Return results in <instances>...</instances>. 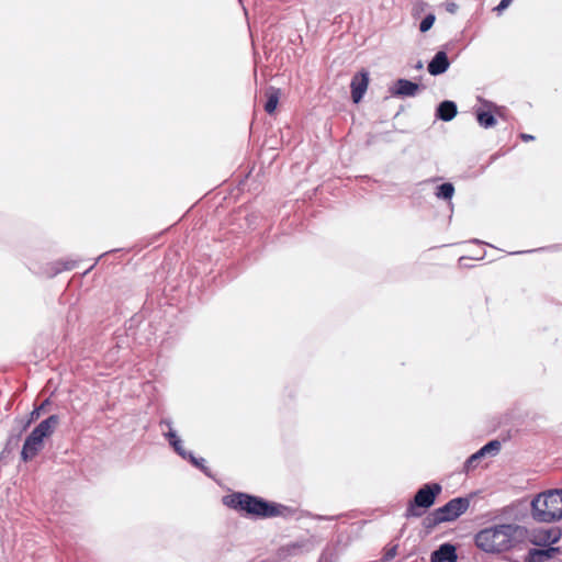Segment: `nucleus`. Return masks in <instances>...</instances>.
<instances>
[{"mask_svg": "<svg viewBox=\"0 0 562 562\" xmlns=\"http://www.w3.org/2000/svg\"><path fill=\"white\" fill-rule=\"evenodd\" d=\"M528 538V528L517 524H499L480 530L475 535V544L487 553H502L524 543Z\"/></svg>", "mask_w": 562, "mask_h": 562, "instance_id": "nucleus-1", "label": "nucleus"}, {"mask_svg": "<svg viewBox=\"0 0 562 562\" xmlns=\"http://www.w3.org/2000/svg\"><path fill=\"white\" fill-rule=\"evenodd\" d=\"M532 519L541 524H553L562 519V488L538 493L530 503Z\"/></svg>", "mask_w": 562, "mask_h": 562, "instance_id": "nucleus-2", "label": "nucleus"}, {"mask_svg": "<svg viewBox=\"0 0 562 562\" xmlns=\"http://www.w3.org/2000/svg\"><path fill=\"white\" fill-rule=\"evenodd\" d=\"M226 506L249 516L269 518L281 514L282 506L245 493H234L223 498Z\"/></svg>", "mask_w": 562, "mask_h": 562, "instance_id": "nucleus-3", "label": "nucleus"}, {"mask_svg": "<svg viewBox=\"0 0 562 562\" xmlns=\"http://www.w3.org/2000/svg\"><path fill=\"white\" fill-rule=\"evenodd\" d=\"M469 506L470 501L467 497L452 498L428 515L424 520V525L426 527H435L441 522L452 521L465 513Z\"/></svg>", "mask_w": 562, "mask_h": 562, "instance_id": "nucleus-4", "label": "nucleus"}, {"mask_svg": "<svg viewBox=\"0 0 562 562\" xmlns=\"http://www.w3.org/2000/svg\"><path fill=\"white\" fill-rule=\"evenodd\" d=\"M442 487L438 483H427L423 485L415 494L405 513V517H420L423 512L420 508L427 509L431 507L436 497L441 493Z\"/></svg>", "mask_w": 562, "mask_h": 562, "instance_id": "nucleus-5", "label": "nucleus"}, {"mask_svg": "<svg viewBox=\"0 0 562 562\" xmlns=\"http://www.w3.org/2000/svg\"><path fill=\"white\" fill-rule=\"evenodd\" d=\"M561 538V530L559 528H538L531 531L528 530V538L532 544L538 547H547L557 543Z\"/></svg>", "mask_w": 562, "mask_h": 562, "instance_id": "nucleus-6", "label": "nucleus"}, {"mask_svg": "<svg viewBox=\"0 0 562 562\" xmlns=\"http://www.w3.org/2000/svg\"><path fill=\"white\" fill-rule=\"evenodd\" d=\"M501 450V442L498 440H492L484 445L480 450L470 456L464 463V471L469 472L473 470L477 462L485 456H496Z\"/></svg>", "mask_w": 562, "mask_h": 562, "instance_id": "nucleus-7", "label": "nucleus"}, {"mask_svg": "<svg viewBox=\"0 0 562 562\" xmlns=\"http://www.w3.org/2000/svg\"><path fill=\"white\" fill-rule=\"evenodd\" d=\"M420 90L418 83L407 79H397L390 88V93L393 97L409 98L415 97Z\"/></svg>", "mask_w": 562, "mask_h": 562, "instance_id": "nucleus-8", "label": "nucleus"}, {"mask_svg": "<svg viewBox=\"0 0 562 562\" xmlns=\"http://www.w3.org/2000/svg\"><path fill=\"white\" fill-rule=\"evenodd\" d=\"M44 438L36 435L33 430L24 441L21 457L24 461L33 459L43 448Z\"/></svg>", "mask_w": 562, "mask_h": 562, "instance_id": "nucleus-9", "label": "nucleus"}, {"mask_svg": "<svg viewBox=\"0 0 562 562\" xmlns=\"http://www.w3.org/2000/svg\"><path fill=\"white\" fill-rule=\"evenodd\" d=\"M458 554L456 547L450 543L441 544L430 555L431 562H457Z\"/></svg>", "mask_w": 562, "mask_h": 562, "instance_id": "nucleus-10", "label": "nucleus"}, {"mask_svg": "<svg viewBox=\"0 0 562 562\" xmlns=\"http://www.w3.org/2000/svg\"><path fill=\"white\" fill-rule=\"evenodd\" d=\"M450 66L446 52H437L428 64V72L432 76H439L448 70Z\"/></svg>", "mask_w": 562, "mask_h": 562, "instance_id": "nucleus-11", "label": "nucleus"}, {"mask_svg": "<svg viewBox=\"0 0 562 562\" xmlns=\"http://www.w3.org/2000/svg\"><path fill=\"white\" fill-rule=\"evenodd\" d=\"M310 549L308 542L305 540L294 541L282 546L278 550V555L282 559L299 555Z\"/></svg>", "mask_w": 562, "mask_h": 562, "instance_id": "nucleus-12", "label": "nucleus"}, {"mask_svg": "<svg viewBox=\"0 0 562 562\" xmlns=\"http://www.w3.org/2000/svg\"><path fill=\"white\" fill-rule=\"evenodd\" d=\"M484 105L487 108V110H477L476 119L482 127L490 128L496 124V120L493 112L498 113V108L487 101H484Z\"/></svg>", "mask_w": 562, "mask_h": 562, "instance_id": "nucleus-13", "label": "nucleus"}, {"mask_svg": "<svg viewBox=\"0 0 562 562\" xmlns=\"http://www.w3.org/2000/svg\"><path fill=\"white\" fill-rule=\"evenodd\" d=\"M559 552V548L548 547L546 549H530L526 557V562H546Z\"/></svg>", "mask_w": 562, "mask_h": 562, "instance_id": "nucleus-14", "label": "nucleus"}, {"mask_svg": "<svg viewBox=\"0 0 562 562\" xmlns=\"http://www.w3.org/2000/svg\"><path fill=\"white\" fill-rule=\"evenodd\" d=\"M369 85V72L361 71L359 76H353V104L358 103L366 93Z\"/></svg>", "mask_w": 562, "mask_h": 562, "instance_id": "nucleus-15", "label": "nucleus"}, {"mask_svg": "<svg viewBox=\"0 0 562 562\" xmlns=\"http://www.w3.org/2000/svg\"><path fill=\"white\" fill-rule=\"evenodd\" d=\"M59 423V418L57 415H50L49 417H47L46 419L42 420L34 429L33 431L43 437L44 439L46 437H49L55 428L57 427Z\"/></svg>", "mask_w": 562, "mask_h": 562, "instance_id": "nucleus-16", "label": "nucleus"}, {"mask_svg": "<svg viewBox=\"0 0 562 562\" xmlns=\"http://www.w3.org/2000/svg\"><path fill=\"white\" fill-rule=\"evenodd\" d=\"M457 104L453 101H442L437 108V117L449 122L457 115Z\"/></svg>", "mask_w": 562, "mask_h": 562, "instance_id": "nucleus-17", "label": "nucleus"}, {"mask_svg": "<svg viewBox=\"0 0 562 562\" xmlns=\"http://www.w3.org/2000/svg\"><path fill=\"white\" fill-rule=\"evenodd\" d=\"M267 101L265 103V111L269 114H272L277 109L280 98V90L274 87H269L266 90Z\"/></svg>", "mask_w": 562, "mask_h": 562, "instance_id": "nucleus-18", "label": "nucleus"}, {"mask_svg": "<svg viewBox=\"0 0 562 562\" xmlns=\"http://www.w3.org/2000/svg\"><path fill=\"white\" fill-rule=\"evenodd\" d=\"M166 425L169 427V431L166 434L167 438L169 439L170 445L173 447V449L184 459H187L188 454L190 452H187L182 447L181 439L177 436V434L171 429V423L165 422Z\"/></svg>", "mask_w": 562, "mask_h": 562, "instance_id": "nucleus-19", "label": "nucleus"}, {"mask_svg": "<svg viewBox=\"0 0 562 562\" xmlns=\"http://www.w3.org/2000/svg\"><path fill=\"white\" fill-rule=\"evenodd\" d=\"M454 193V187L450 182H445L437 188L436 195L439 199L450 200Z\"/></svg>", "mask_w": 562, "mask_h": 562, "instance_id": "nucleus-20", "label": "nucleus"}, {"mask_svg": "<svg viewBox=\"0 0 562 562\" xmlns=\"http://www.w3.org/2000/svg\"><path fill=\"white\" fill-rule=\"evenodd\" d=\"M435 20H436L435 14H432V13L427 14L422 20V22L419 24L420 32L425 33V32L429 31L432 27Z\"/></svg>", "mask_w": 562, "mask_h": 562, "instance_id": "nucleus-21", "label": "nucleus"}, {"mask_svg": "<svg viewBox=\"0 0 562 562\" xmlns=\"http://www.w3.org/2000/svg\"><path fill=\"white\" fill-rule=\"evenodd\" d=\"M397 554V544L387 548L383 554L382 562H390Z\"/></svg>", "mask_w": 562, "mask_h": 562, "instance_id": "nucleus-22", "label": "nucleus"}, {"mask_svg": "<svg viewBox=\"0 0 562 562\" xmlns=\"http://www.w3.org/2000/svg\"><path fill=\"white\" fill-rule=\"evenodd\" d=\"M187 458H188V459H190V461H191L195 467H198V468H200V469H204V468H203V465H202V463L204 462V460H203V459H200V460H199V459H196V458H195L191 452L188 454V457H187Z\"/></svg>", "mask_w": 562, "mask_h": 562, "instance_id": "nucleus-23", "label": "nucleus"}, {"mask_svg": "<svg viewBox=\"0 0 562 562\" xmlns=\"http://www.w3.org/2000/svg\"><path fill=\"white\" fill-rule=\"evenodd\" d=\"M513 0H501L498 5L495 8L496 11L502 12L509 7Z\"/></svg>", "mask_w": 562, "mask_h": 562, "instance_id": "nucleus-24", "label": "nucleus"}, {"mask_svg": "<svg viewBox=\"0 0 562 562\" xmlns=\"http://www.w3.org/2000/svg\"><path fill=\"white\" fill-rule=\"evenodd\" d=\"M458 8H459V7H458V4H457V3H454V2H448V3L446 4V10H447L448 12H450V13H456V12H457V10H458Z\"/></svg>", "mask_w": 562, "mask_h": 562, "instance_id": "nucleus-25", "label": "nucleus"}, {"mask_svg": "<svg viewBox=\"0 0 562 562\" xmlns=\"http://www.w3.org/2000/svg\"><path fill=\"white\" fill-rule=\"evenodd\" d=\"M520 138H521L522 140H525V142H528V140H532V139H535V137H533L532 135H530V134H521V135H520Z\"/></svg>", "mask_w": 562, "mask_h": 562, "instance_id": "nucleus-26", "label": "nucleus"}, {"mask_svg": "<svg viewBox=\"0 0 562 562\" xmlns=\"http://www.w3.org/2000/svg\"><path fill=\"white\" fill-rule=\"evenodd\" d=\"M416 68H417V69H422V68H423V63H422V61H418V64L416 65Z\"/></svg>", "mask_w": 562, "mask_h": 562, "instance_id": "nucleus-27", "label": "nucleus"}, {"mask_svg": "<svg viewBox=\"0 0 562 562\" xmlns=\"http://www.w3.org/2000/svg\"><path fill=\"white\" fill-rule=\"evenodd\" d=\"M71 268H72V265H69V266H66V267H65V269H66V270H69V269H71Z\"/></svg>", "mask_w": 562, "mask_h": 562, "instance_id": "nucleus-28", "label": "nucleus"}]
</instances>
